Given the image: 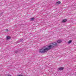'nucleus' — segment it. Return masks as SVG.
<instances>
[{
	"label": "nucleus",
	"instance_id": "f257e3e1",
	"mask_svg": "<svg viewBox=\"0 0 76 76\" xmlns=\"http://www.w3.org/2000/svg\"><path fill=\"white\" fill-rule=\"evenodd\" d=\"M52 45H50L48 46V48H42L41 49H40V50L39 52L41 53H44L45 52H47L48 50L53 48L54 47V46H57V43L56 42H53L51 43Z\"/></svg>",
	"mask_w": 76,
	"mask_h": 76
},
{
	"label": "nucleus",
	"instance_id": "f03ea898",
	"mask_svg": "<svg viewBox=\"0 0 76 76\" xmlns=\"http://www.w3.org/2000/svg\"><path fill=\"white\" fill-rule=\"evenodd\" d=\"M58 69L59 71H61V70H63V69H64V68L62 67H61L59 68Z\"/></svg>",
	"mask_w": 76,
	"mask_h": 76
},
{
	"label": "nucleus",
	"instance_id": "7ed1b4c3",
	"mask_svg": "<svg viewBox=\"0 0 76 76\" xmlns=\"http://www.w3.org/2000/svg\"><path fill=\"white\" fill-rule=\"evenodd\" d=\"M6 38L7 40H8V39H10L11 38V37L9 36H7Z\"/></svg>",
	"mask_w": 76,
	"mask_h": 76
},
{
	"label": "nucleus",
	"instance_id": "20e7f679",
	"mask_svg": "<svg viewBox=\"0 0 76 76\" xmlns=\"http://www.w3.org/2000/svg\"><path fill=\"white\" fill-rule=\"evenodd\" d=\"M23 39H20V40L18 41H17V42H23Z\"/></svg>",
	"mask_w": 76,
	"mask_h": 76
},
{
	"label": "nucleus",
	"instance_id": "39448f33",
	"mask_svg": "<svg viewBox=\"0 0 76 76\" xmlns=\"http://www.w3.org/2000/svg\"><path fill=\"white\" fill-rule=\"evenodd\" d=\"M61 42H62V41L61 40H59L57 41V42L58 43H61Z\"/></svg>",
	"mask_w": 76,
	"mask_h": 76
},
{
	"label": "nucleus",
	"instance_id": "423d86ee",
	"mask_svg": "<svg viewBox=\"0 0 76 76\" xmlns=\"http://www.w3.org/2000/svg\"><path fill=\"white\" fill-rule=\"evenodd\" d=\"M60 3H61L60 1H58L56 2V4H60Z\"/></svg>",
	"mask_w": 76,
	"mask_h": 76
},
{
	"label": "nucleus",
	"instance_id": "0eeeda50",
	"mask_svg": "<svg viewBox=\"0 0 76 76\" xmlns=\"http://www.w3.org/2000/svg\"><path fill=\"white\" fill-rule=\"evenodd\" d=\"M66 21H67V19H65L64 20H63L62 21L63 22V23H64V22H66Z\"/></svg>",
	"mask_w": 76,
	"mask_h": 76
},
{
	"label": "nucleus",
	"instance_id": "6e6552de",
	"mask_svg": "<svg viewBox=\"0 0 76 76\" xmlns=\"http://www.w3.org/2000/svg\"><path fill=\"white\" fill-rule=\"evenodd\" d=\"M34 19H35V18H33L31 19V21H32V20H34Z\"/></svg>",
	"mask_w": 76,
	"mask_h": 76
},
{
	"label": "nucleus",
	"instance_id": "1a4fd4ad",
	"mask_svg": "<svg viewBox=\"0 0 76 76\" xmlns=\"http://www.w3.org/2000/svg\"><path fill=\"white\" fill-rule=\"evenodd\" d=\"M72 40H69L68 42V44H70L72 42Z\"/></svg>",
	"mask_w": 76,
	"mask_h": 76
},
{
	"label": "nucleus",
	"instance_id": "9d476101",
	"mask_svg": "<svg viewBox=\"0 0 76 76\" xmlns=\"http://www.w3.org/2000/svg\"><path fill=\"white\" fill-rule=\"evenodd\" d=\"M18 51L17 50H16L15 52V53H16V54H17V53H18Z\"/></svg>",
	"mask_w": 76,
	"mask_h": 76
},
{
	"label": "nucleus",
	"instance_id": "9b49d317",
	"mask_svg": "<svg viewBox=\"0 0 76 76\" xmlns=\"http://www.w3.org/2000/svg\"><path fill=\"white\" fill-rule=\"evenodd\" d=\"M7 76H12V75H10V74H8L7 75Z\"/></svg>",
	"mask_w": 76,
	"mask_h": 76
},
{
	"label": "nucleus",
	"instance_id": "f8f14e48",
	"mask_svg": "<svg viewBox=\"0 0 76 76\" xmlns=\"http://www.w3.org/2000/svg\"><path fill=\"white\" fill-rule=\"evenodd\" d=\"M6 31L7 32H8V31H9V30H8V29H6Z\"/></svg>",
	"mask_w": 76,
	"mask_h": 76
},
{
	"label": "nucleus",
	"instance_id": "ddd939ff",
	"mask_svg": "<svg viewBox=\"0 0 76 76\" xmlns=\"http://www.w3.org/2000/svg\"><path fill=\"white\" fill-rule=\"evenodd\" d=\"M1 15H2V13L0 14V17H1Z\"/></svg>",
	"mask_w": 76,
	"mask_h": 76
},
{
	"label": "nucleus",
	"instance_id": "4468645a",
	"mask_svg": "<svg viewBox=\"0 0 76 76\" xmlns=\"http://www.w3.org/2000/svg\"><path fill=\"white\" fill-rule=\"evenodd\" d=\"M18 76H23L22 75H19Z\"/></svg>",
	"mask_w": 76,
	"mask_h": 76
}]
</instances>
